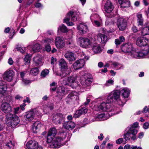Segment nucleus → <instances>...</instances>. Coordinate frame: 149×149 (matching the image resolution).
I'll return each mask as SVG.
<instances>
[{"label":"nucleus","mask_w":149,"mask_h":149,"mask_svg":"<svg viewBox=\"0 0 149 149\" xmlns=\"http://www.w3.org/2000/svg\"><path fill=\"white\" fill-rule=\"evenodd\" d=\"M120 91H114L110 93L107 97V102H103L100 104L94 106V109L97 111H105L108 112L114 111L115 108L111 103L114 100L118 105H123L126 102L125 100H122L120 97Z\"/></svg>","instance_id":"1"},{"label":"nucleus","mask_w":149,"mask_h":149,"mask_svg":"<svg viewBox=\"0 0 149 149\" xmlns=\"http://www.w3.org/2000/svg\"><path fill=\"white\" fill-rule=\"evenodd\" d=\"M73 22L77 20V17L76 14L73 11H70L68 13L66 17L64 19L63 22L65 23L69 26H72L74 24L72 22H70V19Z\"/></svg>","instance_id":"2"},{"label":"nucleus","mask_w":149,"mask_h":149,"mask_svg":"<svg viewBox=\"0 0 149 149\" xmlns=\"http://www.w3.org/2000/svg\"><path fill=\"white\" fill-rule=\"evenodd\" d=\"M79 39V45L83 48H88L92 46L93 42L92 41L87 38L80 37Z\"/></svg>","instance_id":"3"},{"label":"nucleus","mask_w":149,"mask_h":149,"mask_svg":"<svg viewBox=\"0 0 149 149\" xmlns=\"http://www.w3.org/2000/svg\"><path fill=\"white\" fill-rule=\"evenodd\" d=\"M63 140L59 138V136L53 138L50 144L51 147L54 148H58L65 144V143L62 141Z\"/></svg>","instance_id":"4"},{"label":"nucleus","mask_w":149,"mask_h":149,"mask_svg":"<svg viewBox=\"0 0 149 149\" xmlns=\"http://www.w3.org/2000/svg\"><path fill=\"white\" fill-rule=\"evenodd\" d=\"M127 132L124 134L125 138L126 140L130 139L133 140L135 139H136V135L137 134L138 131L133 128L130 129H128L127 128Z\"/></svg>","instance_id":"5"},{"label":"nucleus","mask_w":149,"mask_h":149,"mask_svg":"<svg viewBox=\"0 0 149 149\" xmlns=\"http://www.w3.org/2000/svg\"><path fill=\"white\" fill-rule=\"evenodd\" d=\"M146 52H145V51H143V50L139 52H137L136 49L134 48L129 55H130L132 57L134 58H139L144 57L146 56Z\"/></svg>","instance_id":"6"},{"label":"nucleus","mask_w":149,"mask_h":149,"mask_svg":"<svg viewBox=\"0 0 149 149\" xmlns=\"http://www.w3.org/2000/svg\"><path fill=\"white\" fill-rule=\"evenodd\" d=\"M88 76V74L85 73L81 77L80 83L84 87L89 86L92 82L91 79L87 78Z\"/></svg>","instance_id":"7"},{"label":"nucleus","mask_w":149,"mask_h":149,"mask_svg":"<svg viewBox=\"0 0 149 149\" xmlns=\"http://www.w3.org/2000/svg\"><path fill=\"white\" fill-rule=\"evenodd\" d=\"M84 58L86 60L88 59L89 58L87 56H84V57L82 59L77 60L73 64V67L74 69L78 70L82 68L85 64V60Z\"/></svg>","instance_id":"8"},{"label":"nucleus","mask_w":149,"mask_h":149,"mask_svg":"<svg viewBox=\"0 0 149 149\" xmlns=\"http://www.w3.org/2000/svg\"><path fill=\"white\" fill-rule=\"evenodd\" d=\"M76 79V76L74 75L70 76L67 78L69 85L74 89L77 88L78 87V84L75 81Z\"/></svg>","instance_id":"9"},{"label":"nucleus","mask_w":149,"mask_h":149,"mask_svg":"<svg viewBox=\"0 0 149 149\" xmlns=\"http://www.w3.org/2000/svg\"><path fill=\"white\" fill-rule=\"evenodd\" d=\"M117 25L120 30L124 31L125 29L127 26L126 19L123 18L118 19V20Z\"/></svg>","instance_id":"10"},{"label":"nucleus","mask_w":149,"mask_h":149,"mask_svg":"<svg viewBox=\"0 0 149 149\" xmlns=\"http://www.w3.org/2000/svg\"><path fill=\"white\" fill-rule=\"evenodd\" d=\"M1 110L5 113L11 112L12 111V107L10 104L6 102H3L1 106Z\"/></svg>","instance_id":"11"},{"label":"nucleus","mask_w":149,"mask_h":149,"mask_svg":"<svg viewBox=\"0 0 149 149\" xmlns=\"http://www.w3.org/2000/svg\"><path fill=\"white\" fill-rule=\"evenodd\" d=\"M132 45L130 43L125 44L122 45L121 49L123 52L127 53L128 54L134 48Z\"/></svg>","instance_id":"12"},{"label":"nucleus","mask_w":149,"mask_h":149,"mask_svg":"<svg viewBox=\"0 0 149 149\" xmlns=\"http://www.w3.org/2000/svg\"><path fill=\"white\" fill-rule=\"evenodd\" d=\"M14 73L12 70H10L5 72L3 75V79L8 81H11L14 77Z\"/></svg>","instance_id":"13"},{"label":"nucleus","mask_w":149,"mask_h":149,"mask_svg":"<svg viewBox=\"0 0 149 149\" xmlns=\"http://www.w3.org/2000/svg\"><path fill=\"white\" fill-rule=\"evenodd\" d=\"M57 133L56 129L54 127L51 128L48 132L47 141L48 143H51L53 139V138L55 137V136Z\"/></svg>","instance_id":"14"},{"label":"nucleus","mask_w":149,"mask_h":149,"mask_svg":"<svg viewBox=\"0 0 149 149\" xmlns=\"http://www.w3.org/2000/svg\"><path fill=\"white\" fill-rule=\"evenodd\" d=\"M77 28L81 34H85L88 31V26L85 23H80L77 26Z\"/></svg>","instance_id":"15"},{"label":"nucleus","mask_w":149,"mask_h":149,"mask_svg":"<svg viewBox=\"0 0 149 149\" xmlns=\"http://www.w3.org/2000/svg\"><path fill=\"white\" fill-rule=\"evenodd\" d=\"M56 46L58 48H62L65 46V41L61 37H57L55 38Z\"/></svg>","instance_id":"16"},{"label":"nucleus","mask_w":149,"mask_h":149,"mask_svg":"<svg viewBox=\"0 0 149 149\" xmlns=\"http://www.w3.org/2000/svg\"><path fill=\"white\" fill-rule=\"evenodd\" d=\"M63 118V115L61 113H57L53 115L52 121L56 124H60Z\"/></svg>","instance_id":"17"},{"label":"nucleus","mask_w":149,"mask_h":149,"mask_svg":"<svg viewBox=\"0 0 149 149\" xmlns=\"http://www.w3.org/2000/svg\"><path fill=\"white\" fill-rule=\"evenodd\" d=\"M148 42V39L147 38L139 37L136 42V45L140 47L145 46Z\"/></svg>","instance_id":"18"},{"label":"nucleus","mask_w":149,"mask_h":149,"mask_svg":"<svg viewBox=\"0 0 149 149\" xmlns=\"http://www.w3.org/2000/svg\"><path fill=\"white\" fill-rule=\"evenodd\" d=\"M35 117L34 112L32 110L27 111L24 116L25 120L29 122L32 121Z\"/></svg>","instance_id":"19"},{"label":"nucleus","mask_w":149,"mask_h":149,"mask_svg":"<svg viewBox=\"0 0 149 149\" xmlns=\"http://www.w3.org/2000/svg\"><path fill=\"white\" fill-rule=\"evenodd\" d=\"M104 10L107 13H111L113 9V6L111 2L108 0L104 6Z\"/></svg>","instance_id":"20"},{"label":"nucleus","mask_w":149,"mask_h":149,"mask_svg":"<svg viewBox=\"0 0 149 149\" xmlns=\"http://www.w3.org/2000/svg\"><path fill=\"white\" fill-rule=\"evenodd\" d=\"M71 136V134L70 133H69L68 132H60L59 134V138H61V139H62V141L63 142H64L65 139L66 137H67V139L65 140V142L68 141H69Z\"/></svg>","instance_id":"21"},{"label":"nucleus","mask_w":149,"mask_h":149,"mask_svg":"<svg viewBox=\"0 0 149 149\" xmlns=\"http://www.w3.org/2000/svg\"><path fill=\"white\" fill-rule=\"evenodd\" d=\"M26 146L29 149H37L38 143L34 140H31L27 143Z\"/></svg>","instance_id":"22"},{"label":"nucleus","mask_w":149,"mask_h":149,"mask_svg":"<svg viewBox=\"0 0 149 149\" xmlns=\"http://www.w3.org/2000/svg\"><path fill=\"white\" fill-rule=\"evenodd\" d=\"M75 123L72 121H69L65 122L63 124V127L69 130H71L74 128Z\"/></svg>","instance_id":"23"},{"label":"nucleus","mask_w":149,"mask_h":149,"mask_svg":"<svg viewBox=\"0 0 149 149\" xmlns=\"http://www.w3.org/2000/svg\"><path fill=\"white\" fill-rule=\"evenodd\" d=\"M120 93H122V100H125L126 102L127 98L128 97L130 93V90L127 88H124L120 91Z\"/></svg>","instance_id":"24"},{"label":"nucleus","mask_w":149,"mask_h":149,"mask_svg":"<svg viewBox=\"0 0 149 149\" xmlns=\"http://www.w3.org/2000/svg\"><path fill=\"white\" fill-rule=\"evenodd\" d=\"M87 111V109L85 107H82L76 111L73 117L75 118H78L81 115L86 113Z\"/></svg>","instance_id":"25"},{"label":"nucleus","mask_w":149,"mask_h":149,"mask_svg":"<svg viewBox=\"0 0 149 149\" xmlns=\"http://www.w3.org/2000/svg\"><path fill=\"white\" fill-rule=\"evenodd\" d=\"M42 125L39 121H36L34 122L32 125V130L34 133H36L38 131L41 127Z\"/></svg>","instance_id":"26"},{"label":"nucleus","mask_w":149,"mask_h":149,"mask_svg":"<svg viewBox=\"0 0 149 149\" xmlns=\"http://www.w3.org/2000/svg\"><path fill=\"white\" fill-rule=\"evenodd\" d=\"M118 1L121 8H127L130 6V2L129 0H118Z\"/></svg>","instance_id":"27"},{"label":"nucleus","mask_w":149,"mask_h":149,"mask_svg":"<svg viewBox=\"0 0 149 149\" xmlns=\"http://www.w3.org/2000/svg\"><path fill=\"white\" fill-rule=\"evenodd\" d=\"M42 57L40 55L36 56L33 58V60L36 66H41L42 65Z\"/></svg>","instance_id":"28"},{"label":"nucleus","mask_w":149,"mask_h":149,"mask_svg":"<svg viewBox=\"0 0 149 149\" xmlns=\"http://www.w3.org/2000/svg\"><path fill=\"white\" fill-rule=\"evenodd\" d=\"M7 85L6 82L3 81H0V93L3 94L6 91Z\"/></svg>","instance_id":"29"},{"label":"nucleus","mask_w":149,"mask_h":149,"mask_svg":"<svg viewBox=\"0 0 149 149\" xmlns=\"http://www.w3.org/2000/svg\"><path fill=\"white\" fill-rule=\"evenodd\" d=\"M20 121L19 118L18 116L15 117V118L10 121L9 123H10V126L12 127H15L19 123Z\"/></svg>","instance_id":"30"},{"label":"nucleus","mask_w":149,"mask_h":149,"mask_svg":"<svg viewBox=\"0 0 149 149\" xmlns=\"http://www.w3.org/2000/svg\"><path fill=\"white\" fill-rule=\"evenodd\" d=\"M97 40L102 43H105L107 41V36L104 34H99L97 36Z\"/></svg>","instance_id":"31"},{"label":"nucleus","mask_w":149,"mask_h":149,"mask_svg":"<svg viewBox=\"0 0 149 149\" xmlns=\"http://www.w3.org/2000/svg\"><path fill=\"white\" fill-rule=\"evenodd\" d=\"M92 45H93L92 50L95 53H98L101 52L102 49L99 45L96 44L95 43L93 44V43Z\"/></svg>","instance_id":"32"},{"label":"nucleus","mask_w":149,"mask_h":149,"mask_svg":"<svg viewBox=\"0 0 149 149\" xmlns=\"http://www.w3.org/2000/svg\"><path fill=\"white\" fill-rule=\"evenodd\" d=\"M112 65L113 68L116 70L123 69L124 68L123 65L118 62H113L112 63Z\"/></svg>","instance_id":"33"},{"label":"nucleus","mask_w":149,"mask_h":149,"mask_svg":"<svg viewBox=\"0 0 149 149\" xmlns=\"http://www.w3.org/2000/svg\"><path fill=\"white\" fill-rule=\"evenodd\" d=\"M65 56L69 61H73L75 60L74 54L72 52L66 53L65 55Z\"/></svg>","instance_id":"34"},{"label":"nucleus","mask_w":149,"mask_h":149,"mask_svg":"<svg viewBox=\"0 0 149 149\" xmlns=\"http://www.w3.org/2000/svg\"><path fill=\"white\" fill-rule=\"evenodd\" d=\"M140 32L141 36H144L149 35V26L143 27Z\"/></svg>","instance_id":"35"},{"label":"nucleus","mask_w":149,"mask_h":149,"mask_svg":"<svg viewBox=\"0 0 149 149\" xmlns=\"http://www.w3.org/2000/svg\"><path fill=\"white\" fill-rule=\"evenodd\" d=\"M78 95L77 93L74 91H73L70 92L68 95H70V97L71 98H73V100L75 101L79 99Z\"/></svg>","instance_id":"36"},{"label":"nucleus","mask_w":149,"mask_h":149,"mask_svg":"<svg viewBox=\"0 0 149 149\" xmlns=\"http://www.w3.org/2000/svg\"><path fill=\"white\" fill-rule=\"evenodd\" d=\"M78 95L77 93L74 91H73L70 92L68 95H70V97L71 98H73V100L75 101L79 99Z\"/></svg>","instance_id":"37"},{"label":"nucleus","mask_w":149,"mask_h":149,"mask_svg":"<svg viewBox=\"0 0 149 149\" xmlns=\"http://www.w3.org/2000/svg\"><path fill=\"white\" fill-rule=\"evenodd\" d=\"M59 65L61 70H63L67 67L66 61L64 59L62 58L59 60Z\"/></svg>","instance_id":"38"},{"label":"nucleus","mask_w":149,"mask_h":149,"mask_svg":"<svg viewBox=\"0 0 149 149\" xmlns=\"http://www.w3.org/2000/svg\"><path fill=\"white\" fill-rule=\"evenodd\" d=\"M62 72L63 77H65L67 75L69 74L71 72V70L67 68H65L63 70H61Z\"/></svg>","instance_id":"39"},{"label":"nucleus","mask_w":149,"mask_h":149,"mask_svg":"<svg viewBox=\"0 0 149 149\" xmlns=\"http://www.w3.org/2000/svg\"><path fill=\"white\" fill-rule=\"evenodd\" d=\"M137 16L138 17V26H142L143 25V19L142 18V15L138 14H137Z\"/></svg>","instance_id":"40"},{"label":"nucleus","mask_w":149,"mask_h":149,"mask_svg":"<svg viewBox=\"0 0 149 149\" xmlns=\"http://www.w3.org/2000/svg\"><path fill=\"white\" fill-rule=\"evenodd\" d=\"M58 30H59L63 33H66L68 32V29L63 24H62L60 26L58 29Z\"/></svg>","instance_id":"41"},{"label":"nucleus","mask_w":149,"mask_h":149,"mask_svg":"<svg viewBox=\"0 0 149 149\" xmlns=\"http://www.w3.org/2000/svg\"><path fill=\"white\" fill-rule=\"evenodd\" d=\"M70 95H68L65 98V100L66 103L68 104H71L74 102L75 101L73 100V98H71Z\"/></svg>","instance_id":"42"},{"label":"nucleus","mask_w":149,"mask_h":149,"mask_svg":"<svg viewBox=\"0 0 149 149\" xmlns=\"http://www.w3.org/2000/svg\"><path fill=\"white\" fill-rule=\"evenodd\" d=\"M6 146L7 149H13L15 145L12 141H10L7 143Z\"/></svg>","instance_id":"43"},{"label":"nucleus","mask_w":149,"mask_h":149,"mask_svg":"<svg viewBox=\"0 0 149 149\" xmlns=\"http://www.w3.org/2000/svg\"><path fill=\"white\" fill-rule=\"evenodd\" d=\"M64 77L61 78V79L60 80V81L61 83V84L63 85H69L68 81H67V79L66 78H63Z\"/></svg>","instance_id":"44"},{"label":"nucleus","mask_w":149,"mask_h":149,"mask_svg":"<svg viewBox=\"0 0 149 149\" xmlns=\"http://www.w3.org/2000/svg\"><path fill=\"white\" fill-rule=\"evenodd\" d=\"M17 116L15 115L12 114L11 113H8L7 114L6 116V118L8 120H11L15 118V117Z\"/></svg>","instance_id":"45"},{"label":"nucleus","mask_w":149,"mask_h":149,"mask_svg":"<svg viewBox=\"0 0 149 149\" xmlns=\"http://www.w3.org/2000/svg\"><path fill=\"white\" fill-rule=\"evenodd\" d=\"M40 48V46L39 44H36L33 46L32 50L34 52H36L38 51Z\"/></svg>","instance_id":"46"},{"label":"nucleus","mask_w":149,"mask_h":149,"mask_svg":"<svg viewBox=\"0 0 149 149\" xmlns=\"http://www.w3.org/2000/svg\"><path fill=\"white\" fill-rule=\"evenodd\" d=\"M104 116V113H101L98 114L96 116V119L97 120H103V118Z\"/></svg>","instance_id":"47"},{"label":"nucleus","mask_w":149,"mask_h":149,"mask_svg":"<svg viewBox=\"0 0 149 149\" xmlns=\"http://www.w3.org/2000/svg\"><path fill=\"white\" fill-rule=\"evenodd\" d=\"M39 70L37 68H32L31 70V73L33 75H36L38 73Z\"/></svg>","instance_id":"48"},{"label":"nucleus","mask_w":149,"mask_h":149,"mask_svg":"<svg viewBox=\"0 0 149 149\" xmlns=\"http://www.w3.org/2000/svg\"><path fill=\"white\" fill-rule=\"evenodd\" d=\"M49 72L48 69H45L43 70L41 73V76L42 77H45Z\"/></svg>","instance_id":"49"},{"label":"nucleus","mask_w":149,"mask_h":149,"mask_svg":"<svg viewBox=\"0 0 149 149\" xmlns=\"http://www.w3.org/2000/svg\"><path fill=\"white\" fill-rule=\"evenodd\" d=\"M30 57L28 55H26L25 56L24 58V64L25 65L28 64L30 61Z\"/></svg>","instance_id":"50"},{"label":"nucleus","mask_w":149,"mask_h":149,"mask_svg":"<svg viewBox=\"0 0 149 149\" xmlns=\"http://www.w3.org/2000/svg\"><path fill=\"white\" fill-rule=\"evenodd\" d=\"M132 30L133 32L134 33L137 32V34H138L140 36L141 33L140 32L141 31L138 30L136 26H133L132 28Z\"/></svg>","instance_id":"51"},{"label":"nucleus","mask_w":149,"mask_h":149,"mask_svg":"<svg viewBox=\"0 0 149 149\" xmlns=\"http://www.w3.org/2000/svg\"><path fill=\"white\" fill-rule=\"evenodd\" d=\"M113 82V81L111 79H109L106 81L104 85L106 86H109L112 85Z\"/></svg>","instance_id":"52"},{"label":"nucleus","mask_w":149,"mask_h":149,"mask_svg":"<svg viewBox=\"0 0 149 149\" xmlns=\"http://www.w3.org/2000/svg\"><path fill=\"white\" fill-rule=\"evenodd\" d=\"M52 38H47L45 40V42L49 45L50 44L53 42Z\"/></svg>","instance_id":"53"},{"label":"nucleus","mask_w":149,"mask_h":149,"mask_svg":"<svg viewBox=\"0 0 149 149\" xmlns=\"http://www.w3.org/2000/svg\"><path fill=\"white\" fill-rule=\"evenodd\" d=\"M138 126V123H133V125H130V126H129L128 127V129H130V128H133V129H135V130H136L135 128L137 127Z\"/></svg>","instance_id":"54"},{"label":"nucleus","mask_w":149,"mask_h":149,"mask_svg":"<svg viewBox=\"0 0 149 149\" xmlns=\"http://www.w3.org/2000/svg\"><path fill=\"white\" fill-rule=\"evenodd\" d=\"M22 80V83L25 85H27L31 82L29 80L25 79Z\"/></svg>","instance_id":"55"},{"label":"nucleus","mask_w":149,"mask_h":149,"mask_svg":"<svg viewBox=\"0 0 149 149\" xmlns=\"http://www.w3.org/2000/svg\"><path fill=\"white\" fill-rule=\"evenodd\" d=\"M14 62L12 58H10L8 60V63L10 65H12L13 63Z\"/></svg>","instance_id":"56"},{"label":"nucleus","mask_w":149,"mask_h":149,"mask_svg":"<svg viewBox=\"0 0 149 149\" xmlns=\"http://www.w3.org/2000/svg\"><path fill=\"white\" fill-rule=\"evenodd\" d=\"M56 58H54L53 57H52L51 61V63L52 65L55 64L56 62Z\"/></svg>","instance_id":"57"},{"label":"nucleus","mask_w":149,"mask_h":149,"mask_svg":"<svg viewBox=\"0 0 149 149\" xmlns=\"http://www.w3.org/2000/svg\"><path fill=\"white\" fill-rule=\"evenodd\" d=\"M149 123H145L143 125V127L144 129H146L148 128Z\"/></svg>","instance_id":"58"},{"label":"nucleus","mask_w":149,"mask_h":149,"mask_svg":"<svg viewBox=\"0 0 149 149\" xmlns=\"http://www.w3.org/2000/svg\"><path fill=\"white\" fill-rule=\"evenodd\" d=\"M45 49L46 51L47 52H50L51 50V47L49 45H48L46 46Z\"/></svg>","instance_id":"59"},{"label":"nucleus","mask_w":149,"mask_h":149,"mask_svg":"<svg viewBox=\"0 0 149 149\" xmlns=\"http://www.w3.org/2000/svg\"><path fill=\"white\" fill-rule=\"evenodd\" d=\"M123 141V139L122 138H119L116 141V143L118 144H120Z\"/></svg>","instance_id":"60"},{"label":"nucleus","mask_w":149,"mask_h":149,"mask_svg":"<svg viewBox=\"0 0 149 149\" xmlns=\"http://www.w3.org/2000/svg\"><path fill=\"white\" fill-rule=\"evenodd\" d=\"M143 51H145V52H146V53H147L146 54V56L147 55H149V45H148L147 48L146 49H143Z\"/></svg>","instance_id":"61"},{"label":"nucleus","mask_w":149,"mask_h":149,"mask_svg":"<svg viewBox=\"0 0 149 149\" xmlns=\"http://www.w3.org/2000/svg\"><path fill=\"white\" fill-rule=\"evenodd\" d=\"M148 107L147 106H146L143 109L142 111V113H146L147 112V111H148Z\"/></svg>","instance_id":"62"},{"label":"nucleus","mask_w":149,"mask_h":149,"mask_svg":"<svg viewBox=\"0 0 149 149\" xmlns=\"http://www.w3.org/2000/svg\"><path fill=\"white\" fill-rule=\"evenodd\" d=\"M131 146L128 144H127L125 145L124 147V149H132Z\"/></svg>","instance_id":"63"},{"label":"nucleus","mask_w":149,"mask_h":149,"mask_svg":"<svg viewBox=\"0 0 149 149\" xmlns=\"http://www.w3.org/2000/svg\"><path fill=\"white\" fill-rule=\"evenodd\" d=\"M131 148L132 149H142L141 147H137V146H131Z\"/></svg>","instance_id":"64"}]
</instances>
